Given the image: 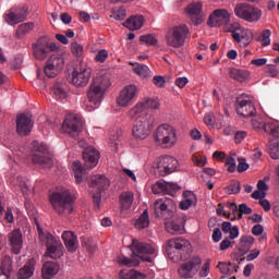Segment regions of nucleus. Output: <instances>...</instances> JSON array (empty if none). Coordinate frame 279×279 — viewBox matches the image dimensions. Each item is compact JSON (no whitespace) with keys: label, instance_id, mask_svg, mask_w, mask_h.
Segmentation results:
<instances>
[{"label":"nucleus","instance_id":"0e129e2a","mask_svg":"<svg viewBox=\"0 0 279 279\" xmlns=\"http://www.w3.org/2000/svg\"><path fill=\"white\" fill-rule=\"evenodd\" d=\"M96 62H106L108 60V50H99L95 57Z\"/></svg>","mask_w":279,"mask_h":279},{"label":"nucleus","instance_id":"6e6d98bb","mask_svg":"<svg viewBox=\"0 0 279 279\" xmlns=\"http://www.w3.org/2000/svg\"><path fill=\"white\" fill-rule=\"evenodd\" d=\"M262 47H269L271 45V31L265 29L260 35Z\"/></svg>","mask_w":279,"mask_h":279},{"label":"nucleus","instance_id":"774afa93","mask_svg":"<svg viewBox=\"0 0 279 279\" xmlns=\"http://www.w3.org/2000/svg\"><path fill=\"white\" fill-rule=\"evenodd\" d=\"M263 232H265V228L263 227V225H255L252 228V234H254V236H260Z\"/></svg>","mask_w":279,"mask_h":279},{"label":"nucleus","instance_id":"8fccbe9b","mask_svg":"<svg viewBox=\"0 0 279 279\" xmlns=\"http://www.w3.org/2000/svg\"><path fill=\"white\" fill-rule=\"evenodd\" d=\"M52 93L57 99H66V90L64 89V85L60 83L53 85Z\"/></svg>","mask_w":279,"mask_h":279},{"label":"nucleus","instance_id":"1a4fd4ad","mask_svg":"<svg viewBox=\"0 0 279 279\" xmlns=\"http://www.w3.org/2000/svg\"><path fill=\"white\" fill-rule=\"evenodd\" d=\"M33 47V56L36 60L40 62L47 60L49 58V53L53 51H58L59 47L56 43L51 41L48 36H41L37 39Z\"/></svg>","mask_w":279,"mask_h":279},{"label":"nucleus","instance_id":"f257e3e1","mask_svg":"<svg viewBox=\"0 0 279 279\" xmlns=\"http://www.w3.org/2000/svg\"><path fill=\"white\" fill-rule=\"evenodd\" d=\"M132 251L131 258L125 256H118L117 263L120 265H123L124 267H138L141 265V262L144 263H153L151 257L149 256H143V254L154 255L156 254V248L151 246V244H147L144 242H140L136 239L132 240L131 245L129 246Z\"/></svg>","mask_w":279,"mask_h":279},{"label":"nucleus","instance_id":"412c9836","mask_svg":"<svg viewBox=\"0 0 279 279\" xmlns=\"http://www.w3.org/2000/svg\"><path fill=\"white\" fill-rule=\"evenodd\" d=\"M235 110L240 117H254L256 114V107L250 96L242 94L235 100Z\"/></svg>","mask_w":279,"mask_h":279},{"label":"nucleus","instance_id":"39448f33","mask_svg":"<svg viewBox=\"0 0 279 279\" xmlns=\"http://www.w3.org/2000/svg\"><path fill=\"white\" fill-rule=\"evenodd\" d=\"M49 202L57 215H71L73 213V206L75 204V198L69 192L64 190L62 192H52L49 195Z\"/></svg>","mask_w":279,"mask_h":279},{"label":"nucleus","instance_id":"ea45409f","mask_svg":"<svg viewBox=\"0 0 279 279\" xmlns=\"http://www.w3.org/2000/svg\"><path fill=\"white\" fill-rule=\"evenodd\" d=\"M217 268L219 269L220 274H223L225 276H232L233 272L236 274V271H239V266L226 262H219Z\"/></svg>","mask_w":279,"mask_h":279},{"label":"nucleus","instance_id":"79ce46f5","mask_svg":"<svg viewBox=\"0 0 279 279\" xmlns=\"http://www.w3.org/2000/svg\"><path fill=\"white\" fill-rule=\"evenodd\" d=\"M1 275L9 279L12 274V258L10 256H4L0 266Z\"/></svg>","mask_w":279,"mask_h":279},{"label":"nucleus","instance_id":"052dcab7","mask_svg":"<svg viewBox=\"0 0 279 279\" xmlns=\"http://www.w3.org/2000/svg\"><path fill=\"white\" fill-rule=\"evenodd\" d=\"M208 274H210V259H207L199 270L201 278H207Z\"/></svg>","mask_w":279,"mask_h":279},{"label":"nucleus","instance_id":"4be33fe9","mask_svg":"<svg viewBox=\"0 0 279 279\" xmlns=\"http://www.w3.org/2000/svg\"><path fill=\"white\" fill-rule=\"evenodd\" d=\"M138 95V87L136 85H126L117 97V104L120 108H128L134 104Z\"/></svg>","mask_w":279,"mask_h":279},{"label":"nucleus","instance_id":"69168bd1","mask_svg":"<svg viewBox=\"0 0 279 279\" xmlns=\"http://www.w3.org/2000/svg\"><path fill=\"white\" fill-rule=\"evenodd\" d=\"M153 84L157 86L158 88H165V84H167V81L163 78V76L157 75L153 78Z\"/></svg>","mask_w":279,"mask_h":279},{"label":"nucleus","instance_id":"2f4dec72","mask_svg":"<svg viewBox=\"0 0 279 279\" xmlns=\"http://www.w3.org/2000/svg\"><path fill=\"white\" fill-rule=\"evenodd\" d=\"M34 271H36V259L31 258L24 265V267L19 270L17 278L19 279H29L34 276Z\"/></svg>","mask_w":279,"mask_h":279},{"label":"nucleus","instance_id":"a878e982","mask_svg":"<svg viewBox=\"0 0 279 279\" xmlns=\"http://www.w3.org/2000/svg\"><path fill=\"white\" fill-rule=\"evenodd\" d=\"M32 128H34V122H32V116L20 113L16 117V132L20 136H28L32 133Z\"/></svg>","mask_w":279,"mask_h":279},{"label":"nucleus","instance_id":"f704fd0d","mask_svg":"<svg viewBox=\"0 0 279 279\" xmlns=\"http://www.w3.org/2000/svg\"><path fill=\"white\" fill-rule=\"evenodd\" d=\"M145 23V17L143 15H133L129 17L123 25L126 27V29H130L131 32H136L137 29H141L143 27V24Z\"/></svg>","mask_w":279,"mask_h":279},{"label":"nucleus","instance_id":"dca6fc26","mask_svg":"<svg viewBox=\"0 0 279 279\" xmlns=\"http://www.w3.org/2000/svg\"><path fill=\"white\" fill-rule=\"evenodd\" d=\"M178 159L172 156H163L159 158L157 166H154V169L157 171L160 178H166V175H171L175 173L179 167Z\"/></svg>","mask_w":279,"mask_h":279},{"label":"nucleus","instance_id":"bb28decb","mask_svg":"<svg viewBox=\"0 0 279 279\" xmlns=\"http://www.w3.org/2000/svg\"><path fill=\"white\" fill-rule=\"evenodd\" d=\"M252 125L255 130H260V128H263L264 132L274 138L279 137V125L276 122H267L263 124L258 122V120H252Z\"/></svg>","mask_w":279,"mask_h":279},{"label":"nucleus","instance_id":"a19ab883","mask_svg":"<svg viewBox=\"0 0 279 279\" xmlns=\"http://www.w3.org/2000/svg\"><path fill=\"white\" fill-rule=\"evenodd\" d=\"M221 230L225 234H229V239L234 241V239L239 238V227L233 226L231 222L223 221L221 226Z\"/></svg>","mask_w":279,"mask_h":279},{"label":"nucleus","instance_id":"473e14b6","mask_svg":"<svg viewBox=\"0 0 279 279\" xmlns=\"http://www.w3.org/2000/svg\"><path fill=\"white\" fill-rule=\"evenodd\" d=\"M183 197L184 199L179 204V208L181 210H189L191 206L197 205V195H195L192 191H184Z\"/></svg>","mask_w":279,"mask_h":279},{"label":"nucleus","instance_id":"9d476101","mask_svg":"<svg viewBox=\"0 0 279 279\" xmlns=\"http://www.w3.org/2000/svg\"><path fill=\"white\" fill-rule=\"evenodd\" d=\"M177 208L175 201L167 197L158 198L154 203L155 217L157 219H165V221H169V219L175 217Z\"/></svg>","mask_w":279,"mask_h":279},{"label":"nucleus","instance_id":"7ed1b4c3","mask_svg":"<svg viewBox=\"0 0 279 279\" xmlns=\"http://www.w3.org/2000/svg\"><path fill=\"white\" fill-rule=\"evenodd\" d=\"M35 226L37 228L39 241L41 243H45L47 251L45 253V256L48 258H52L53 260H58V258H62L64 256V246L62 245V242L60 240L56 239L53 234L50 232L45 233L43 230V227H40V222H38V218H35Z\"/></svg>","mask_w":279,"mask_h":279},{"label":"nucleus","instance_id":"aec40b11","mask_svg":"<svg viewBox=\"0 0 279 279\" xmlns=\"http://www.w3.org/2000/svg\"><path fill=\"white\" fill-rule=\"evenodd\" d=\"M27 16H29V8H27V5L13 7L3 15L8 25H19V23H23Z\"/></svg>","mask_w":279,"mask_h":279},{"label":"nucleus","instance_id":"c85d7f7f","mask_svg":"<svg viewBox=\"0 0 279 279\" xmlns=\"http://www.w3.org/2000/svg\"><path fill=\"white\" fill-rule=\"evenodd\" d=\"M165 228L169 234H184V219L177 217L170 222H166Z\"/></svg>","mask_w":279,"mask_h":279},{"label":"nucleus","instance_id":"c756f323","mask_svg":"<svg viewBox=\"0 0 279 279\" xmlns=\"http://www.w3.org/2000/svg\"><path fill=\"white\" fill-rule=\"evenodd\" d=\"M61 239L68 250V252H76L77 250V235L72 231H64L61 235Z\"/></svg>","mask_w":279,"mask_h":279},{"label":"nucleus","instance_id":"20e7f679","mask_svg":"<svg viewBox=\"0 0 279 279\" xmlns=\"http://www.w3.org/2000/svg\"><path fill=\"white\" fill-rule=\"evenodd\" d=\"M110 77L106 75L104 72H99L94 76L93 83L90 84L87 90V99L89 104H101L104 101V95H106V90L110 88Z\"/></svg>","mask_w":279,"mask_h":279},{"label":"nucleus","instance_id":"6e6552de","mask_svg":"<svg viewBox=\"0 0 279 279\" xmlns=\"http://www.w3.org/2000/svg\"><path fill=\"white\" fill-rule=\"evenodd\" d=\"M234 14L246 23H258L263 19V10L246 2L238 3L234 8Z\"/></svg>","mask_w":279,"mask_h":279},{"label":"nucleus","instance_id":"2eb2a0df","mask_svg":"<svg viewBox=\"0 0 279 279\" xmlns=\"http://www.w3.org/2000/svg\"><path fill=\"white\" fill-rule=\"evenodd\" d=\"M154 138L160 145H175V129L170 124H160L154 134Z\"/></svg>","mask_w":279,"mask_h":279},{"label":"nucleus","instance_id":"4c0bfd02","mask_svg":"<svg viewBox=\"0 0 279 279\" xmlns=\"http://www.w3.org/2000/svg\"><path fill=\"white\" fill-rule=\"evenodd\" d=\"M229 77H231V80H235V82H240L241 84H243V82H247V80H250V71L231 69L229 71Z\"/></svg>","mask_w":279,"mask_h":279},{"label":"nucleus","instance_id":"4d7b16f0","mask_svg":"<svg viewBox=\"0 0 279 279\" xmlns=\"http://www.w3.org/2000/svg\"><path fill=\"white\" fill-rule=\"evenodd\" d=\"M264 73H266L267 77H278V74H279L278 66L274 64H267L264 68Z\"/></svg>","mask_w":279,"mask_h":279},{"label":"nucleus","instance_id":"5fc2aeb1","mask_svg":"<svg viewBox=\"0 0 279 279\" xmlns=\"http://www.w3.org/2000/svg\"><path fill=\"white\" fill-rule=\"evenodd\" d=\"M128 16V11H125L124 8H120L118 10L111 11V19H114L116 21H123Z\"/></svg>","mask_w":279,"mask_h":279},{"label":"nucleus","instance_id":"c9c22d12","mask_svg":"<svg viewBox=\"0 0 279 279\" xmlns=\"http://www.w3.org/2000/svg\"><path fill=\"white\" fill-rule=\"evenodd\" d=\"M119 204L121 210H130L132 204H134V193L132 192H122L119 196Z\"/></svg>","mask_w":279,"mask_h":279},{"label":"nucleus","instance_id":"e433bc0d","mask_svg":"<svg viewBox=\"0 0 279 279\" xmlns=\"http://www.w3.org/2000/svg\"><path fill=\"white\" fill-rule=\"evenodd\" d=\"M35 27L36 25L33 22L20 24L15 31V38H17L19 40L25 38L27 34H32V32H34Z\"/></svg>","mask_w":279,"mask_h":279},{"label":"nucleus","instance_id":"b1692460","mask_svg":"<svg viewBox=\"0 0 279 279\" xmlns=\"http://www.w3.org/2000/svg\"><path fill=\"white\" fill-rule=\"evenodd\" d=\"M202 2H192L184 10L187 19H190V21L195 26L202 25V23H204V13H202Z\"/></svg>","mask_w":279,"mask_h":279},{"label":"nucleus","instance_id":"a18cd8bd","mask_svg":"<svg viewBox=\"0 0 279 279\" xmlns=\"http://www.w3.org/2000/svg\"><path fill=\"white\" fill-rule=\"evenodd\" d=\"M268 154L272 160H279V142L271 141L268 143Z\"/></svg>","mask_w":279,"mask_h":279},{"label":"nucleus","instance_id":"e2e57ef3","mask_svg":"<svg viewBox=\"0 0 279 279\" xmlns=\"http://www.w3.org/2000/svg\"><path fill=\"white\" fill-rule=\"evenodd\" d=\"M180 185L173 182H167V192L166 195H173L177 191H180Z\"/></svg>","mask_w":279,"mask_h":279},{"label":"nucleus","instance_id":"6ab92c4d","mask_svg":"<svg viewBox=\"0 0 279 279\" xmlns=\"http://www.w3.org/2000/svg\"><path fill=\"white\" fill-rule=\"evenodd\" d=\"M84 124L82 118L73 114H68L63 121L62 130L72 138H77L82 132Z\"/></svg>","mask_w":279,"mask_h":279},{"label":"nucleus","instance_id":"9b49d317","mask_svg":"<svg viewBox=\"0 0 279 279\" xmlns=\"http://www.w3.org/2000/svg\"><path fill=\"white\" fill-rule=\"evenodd\" d=\"M32 162L33 165H38L43 169H51L53 167V159L48 157L49 148L45 144L38 142H33L32 144Z\"/></svg>","mask_w":279,"mask_h":279},{"label":"nucleus","instance_id":"f03ea898","mask_svg":"<svg viewBox=\"0 0 279 279\" xmlns=\"http://www.w3.org/2000/svg\"><path fill=\"white\" fill-rule=\"evenodd\" d=\"M100 156L99 150L93 146H88L83 150L84 166H82V161L80 160L73 161L72 171L74 173L76 184H82V182H84V175H86L87 170L95 169V167L99 165Z\"/></svg>","mask_w":279,"mask_h":279},{"label":"nucleus","instance_id":"37998d69","mask_svg":"<svg viewBox=\"0 0 279 279\" xmlns=\"http://www.w3.org/2000/svg\"><path fill=\"white\" fill-rule=\"evenodd\" d=\"M254 236L252 235H242L240 239V252H250L254 245Z\"/></svg>","mask_w":279,"mask_h":279},{"label":"nucleus","instance_id":"4468645a","mask_svg":"<svg viewBox=\"0 0 279 279\" xmlns=\"http://www.w3.org/2000/svg\"><path fill=\"white\" fill-rule=\"evenodd\" d=\"M202 269V257L193 256L190 260L183 263L178 268L180 278L193 279L197 276V271Z\"/></svg>","mask_w":279,"mask_h":279},{"label":"nucleus","instance_id":"680f3d73","mask_svg":"<svg viewBox=\"0 0 279 279\" xmlns=\"http://www.w3.org/2000/svg\"><path fill=\"white\" fill-rule=\"evenodd\" d=\"M239 165L236 167L238 173H243L250 169V165L245 161V158H239Z\"/></svg>","mask_w":279,"mask_h":279},{"label":"nucleus","instance_id":"de8ad7c7","mask_svg":"<svg viewBox=\"0 0 279 279\" xmlns=\"http://www.w3.org/2000/svg\"><path fill=\"white\" fill-rule=\"evenodd\" d=\"M141 274L137 270L131 269H123L119 274L120 279H141Z\"/></svg>","mask_w":279,"mask_h":279},{"label":"nucleus","instance_id":"13d9d810","mask_svg":"<svg viewBox=\"0 0 279 279\" xmlns=\"http://www.w3.org/2000/svg\"><path fill=\"white\" fill-rule=\"evenodd\" d=\"M225 165L228 167L227 171H229V173H234L236 171V160L233 157H227Z\"/></svg>","mask_w":279,"mask_h":279},{"label":"nucleus","instance_id":"72a5a7b5","mask_svg":"<svg viewBox=\"0 0 279 279\" xmlns=\"http://www.w3.org/2000/svg\"><path fill=\"white\" fill-rule=\"evenodd\" d=\"M60 271V265L56 262H46L41 268L44 279H51Z\"/></svg>","mask_w":279,"mask_h":279},{"label":"nucleus","instance_id":"5701e85b","mask_svg":"<svg viewBox=\"0 0 279 279\" xmlns=\"http://www.w3.org/2000/svg\"><path fill=\"white\" fill-rule=\"evenodd\" d=\"M64 69V57L61 54H52L46 62L44 68L45 75L50 78L58 76L60 71Z\"/></svg>","mask_w":279,"mask_h":279},{"label":"nucleus","instance_id":"58836bf2","mask_svg":"<svg viewBox=\"0 0 279 279\" xmlns=\"http://www.w3.org/2000/svg\"><path fill=\"white\" fill-rule=\"evenodd\" d=\"M149 211L145 209L135 220L134 228L136 230H146V228H149Z\"/></svg>","mask_w":279,"mask_h":279},{"label":"nucleus","instance_id":"423d86ee","mask_svg":"<svg viewBox=\"0 0 279 279\" xmlns=\"http://www.w3.org/2000/svg\"><path fill=\"white\" fill-rule=\"evenodd\" d=\"M191 36V29L186 24L172 26L166 34V45L172 49H181L186 44V38Z\"/></svg>","mask_w":279,"mask_h":279},{"label":"nucleus","instance_id":"ddd939ff","mask_svg":"<svg viewBox=\"0 0 279 279\" xmlns=\"http://www.w3.org/2000/svg\"><path fill=\"white\" fill-rule=\"evenodd\" d=\"M89 186L92 189H97L96 194H92V199L94 202L95 210H99V206L101 204V192L110 187V181L106 175L96 174L92 177Z\"/></svg>","mask_w":279,"mask_h":279},{"label":"nucleus","instance_id":"338daca9","mask_svg":"<svg viewBox=\"0 0 279 279\" xmlns=\"http://www.w3.org/2000/svg\"><path fill=\"white\" fill-rule=\"evenodd\" d=\"M232 245H234V242L230 241V238H226L220 243V251L226 252V250H228V247H232Z\"/></svg>","mask_w":279,"mask_h":279},{"label":"nucleus","instance_id":"f3484780","mask_svg":"<svg viewBox=\"0 0 279 279\" xmlns=\"http://www.w3.org/2000/svg\"><path fill=\"white\" fill-rule=\"evenodd\" d=\"M90 75H93V69L88 64L81 62L78 66L73 70L72 84L74 86H87L90 82Z\"/></svg>","mask_w":279,"mask_h":279},{"label":"nucleus","instance_id":"c03bdc74","mask_svg":"<svg viewBox=\"0 0 279 279\" xmlns=\"http://www.w3.org/2000/svg\"><path fill=\"white\" fill-rule=\"evenodd\" d=\"M142 104L146 108V111L148 110H159L160 109V101L156 98H144L142 100Z\"/></svg>","mask_w":279,"mask_h":279},{"label":"nucleus","instance_id":"f8f14e48","mask_svg":"<svg viewBox=\"0 0 279 279\" xmlns=\"http://www.w3.org/2000/svg\"><path fill=\"white\" fill-rule=\"evenodd\" d=\"M155 123L156 117H154V114L147 116L144 120H135L132 125V136L136 141H145V138L151 134Z\"/></svg>","mask_w":279,"mask_h":279},{"label":"nucleus","instance_id":"0eeeda50","mask_svg":"<svg viewBox=\"0 0 279 279\" xmlns=\"http://www.w3.org/2000/svg\"><path fill=\"white\" fill-rule=\"evenodd\" d=\"M166 252L171 260H178V258H184L185 254H191L193 247L191 242L183 238H173L168 240Z\"/></svg>","mask_w":279,"mask_h":279},{"label":"nucleus","instance_id":"3c124183","mask_svg":"<svg viewBox=\"0 0 279 279\" xmlns=\"http://www.w3.org/2000/svg\"><path fill=\"white\" fill-rule=\"evenodd\" d=\"M151 191L155 195H160V193H163V195H167V182L165 181H157L153 186Z\"/></svg>","mask_w":279,"mask_h":279},{"label":"nucleus","instance_id":"a211bd4d","mask_svg":"<svg viewBox=\"0 0 279 279\" xmlns=\"http://www.w3.org/2000/svg\"><path fill=\"white\" fill-rule=\"evenodd\" d=\"M230 32L234 43H236V45L240 47H248L252 44V40H254V33L252 29L245 28L240 24L233 26Z\"/></svg>","mask_w":279,"mask_h":279},{"label":"nucleus","instance_id":"864d4df0","mask_svg":"<svg viewBox=\"0 0 279 279\" xmlns=\"http://www.w3.org/2000/svg\"><path fill=\"white\" fill-rule=\"evenodd\" d=\"M141 43H144L145 45H148V47H156L158 45V39L156 36L148 34V35H142L140 37Z\"/></svg>","mask_w":279,"mask_h":279},{"label":"nucleus","instance_id":"7c9ffc66","mask_svg":"<svg viewBox=\"0 0 279 279\" xmlns=\"http://www.w3.org/2000/svg\"><path fill=\"white\" fill-rule=\"evenodd\" d=\"M9 239L13 254H21L23 248V233H21V230H14Z\"/></svg>","mask_w":279,"mask_h":279},{"label":"nucleus","instance_id":"49530a36","mask_svg":"<svg viewBox=\"0 0 279 279\" xmlns=\"http://www.w3.org/2000/svg\"><path fill=\"white\" fill-rule=\"evenodd\" d=\"M134 72L136 73V75H138L144 80H147V77H150L151 75V70H149L147 65H143V64H137L134 68Z\"/></svg>","mask_w":279,"mask_h":279},{"label":"nucleus","instance_id":"bf43d9fd","mask_svg":"<svg viewBox=\"0 0 279 279\" xmlns=\"http://www.w3.org/2000/svg\"><path fill=\"white\" fill-rule=\"evenodd\" d=\"M71 51L73 56H76L77 58H80V56H82L84 51V47H82V45H80L77 41H74L71 45Z\"/></svg>","mask_w":279,"mask_h":279},{"label":"nucleus","instance_id":"603ef678","mask_svg":"<svg viewBox=\"0 0 279 279\" xmlns=\"http://www.w3.org/2000/svg\"><path fill=\"white\" fill-rule=\"evenodd\" d=\"M243 215H252V208L245 203L239 205V216L231 218V221L243 219Z\"/></svg>","mask_w":279,"mask_h":279},{"label":"nucleus","instance_id":"cd10ccee","mask_svg":"<svg viewBox=\"0 0 279 279\" xmlns=\"http://www.w3.org/2000/svg\"><path fill=\"white\" fill-rule=\"evenodd\" d=\"M128 117L130 119H135V121L142 120L145 121V117H147V109L145 107V105L141 101H138L134 107H132L129 111H128Z\"/></svg>","mask_w":279,"mask_h":279},{"label":"nucleus","instance_id":"393cba45","mask_svg":"<svg viewBox=\"0 0 279 279\" xmlns=\"http://www.w3.org/2000/svg\"><path fill=\"white\" fill-rule=\"evenodd\" d=\"M230 23V13L226 9L215 10L208 17L207 25L209 27H221Z\"/></svg>","mask_w":279,"mask_h":279},{"label":"nucleus","instance_id":"09e8293b","mask_svg":"<svg viewBox=\"0 0 279 279\" xmlns=\"http://www.w3.org/2000/svg\"><path fill=\"white\" fill-rule=\"evenodd\" d=\"M228 195H239L241 193V182L238 180L231 181V183L226 187Z\"/></svg>","mask_w":279,"mask_h":279}]
</instances>
